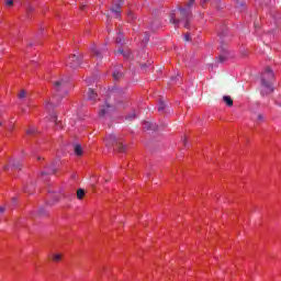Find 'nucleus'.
<instances>
[{
	"mask_svg": "<svg viewBox=\"0 0 281 281\" xmlns=\"http://www.w3.org/2000/svg\"><path fill=\"white\" fill-rule=\"evenodd\" d=\"M196 0H190L188 3H187V8H192V4L195 3Z\"/></svg>",
	"mask_w": 281,
	"mask_h": 281,
	"instance_id": "nucleus-31",
	"label": "nucleus"
},
{
	"mask_svg": "<svg viewBox=\"0 0 281 281\" xmlns=\"http://www.w3.org/2000/svg\"><path fill=\"white\" fill-rule=\"evenodd\" d=\"M50 260L53 262H60V260H63V255L61 254H53L50 256Z\"/></svg>",
	"mask_w": 281,
	"mask_h": 281,
	"instance_id": "nucleus-13",
	"label": "nucleus"
},
{
	"mask_svg": "<svg viewBox=\"0 0 281 281\" xmlns=\"http://www.w3.org/2000/svg\"><path fill=\"white\" fill-rule=\"evenodd\" d=\"M47 171H43L42 175H55L56 173V161L50 162L46 166Z\"/></svg>",
	"mask_w": 281,
	"mask_h": 281,
	"instance_id": "nucleus-8",
	"label": "nucleus"
},
{
	"mask_svg": "<svg viewBox=\"0 0 281 281\" xmlns=\"http://www.w3.org/2000/svg\"><path fill=\"white\" fill-rule=\"evenodd\" d=\"M148 35L145 36L144 43H148Z\"/></svg>",
	"mask_w": 281,
	"mask_h": 281,
	"instance_id": "nucleus-39",
	"label": "nucleus"
},
{
	"mask_svg": "<svg viewBox=\"0 0 281 281\" xmlns=\"http://www.w3.org/2000/svg\"><path fill=\"white\" fill-rule=\"evenodd\" d=\"M106 139H108L106 146H111V144H115L119 153H126V146H124L122 142L117 140V137L115 135L112 134Z\"/></svg>",
	"mask_w": 281,
	"mask_h": 281,
	"instance_id": "nucleus-5",
	"label": "nucleus"
},
{
	"mask_svg": "<svg viewBox=\"0 0 281 281\" xmlns=\"http://www.w3.org/2000/svg\"><path fill=\"white\" fill-rule=\"evenodd\" d=\"M140 67H142V69H146L147 66H146V64H142Z\"/></svg>",
	"mask_w": 281,
	"mask_h": 281,
	"instance_id": "nucleus-41",
	"label": "nucleus"
},
{
	"mask_svg": "<svg viewBox=\"0 0 281 281\" xmlns=\"http://www.w3.org/2000/svg\"><path fill=\"white\" fill-rule=\"evenodd\" d=\"M273 80H276V74H273V69H271V67H266V69L261 74L260 79L261 95H269L270 93H273Z\"/></svg>",
	"mask_w": 281,
	"mask_h": 281,
	"instance_id": "nucleus-1",
	"label": "nucleus"
},
{
	"mask_svg": "<svg viewBox=\"0 0 281 281\" xmlns=\"http://www.w3.org/2000/svg\"><path fill=\"white\" fill-rule=\"evenodd\" d=\"M177 78H171L172 81H175Z\"/></svg>",
	"mask_w": 281,
	"mask_h": 281,
	"instance_id": "nucleus-44",
	"label": "nucleus"
},
{
	"mask_svg": "<svg viewBox=\"0 0 281 281\" xmlns=\"http://www.w3.org/2000/svg\"><path fill=\"white\" fill-rule=\"evenodd\" d=\"M81 64H82V55L80 54H72L67 59V65L71 69H78V67H80Z\"/></svg>",
	"mask_w": 281,
	"mask_h": 281,
	"instance_id": "nucleus-4",
	"label": "nucleus"
},
{
	"mask_svg": "<svg viewBox=\"0 0 281 281\" xmlns=\"http://www.w3.org/2000/svg\"><path fill=\"white\" fill-rule=\"evenodd\" d=\"M116 54H122V56H123L124 58H126V59L131 58V52H128V50H125V52H124V49H119V50L116 52Z\"/></svg>",
	"mask_w": 281,
	"mask_h": 281,
	"instance_id": "nucleus-15",
	"label": "nucleus"
},
{
	"mask_svg": "<svg viewBox=\"0 0 281 281\" xmlns=\"http://www.w3.org/2000/svg\"><path fill=\"white\" fill-rule=\"evenodd\" d=\"M123 3V0H113V5L111 7L110 11L112 12V14H114L115 19H120V14H122Z\"/></svg>",
	"mask_w": 281,
	"mask_h": 281,
	"instance_id": "nucleus-6",
	"label": "nucleus"
},
{
	"mask_svg": "<svg viewBox=\"0 0 281 281\" xmlns=\"http://www.w3.org/2000/svg\"><path fill=\"white\" fill-rule=\"evenodd\" d=\"M183 41L190 42V33L184 34Z\"/></svg>",
	"mask_w": 281,
	"mask_h": 281,
	"instance_id": "nucleus-30",
	"label": "nucleus"
},
{
	"mask_svg": "<svg viewBox=\"0 0 281 281\" xmlns=\"http://www.w3.org/2000/svg\"><path fill=\"white\" fill-rule=\"evenodd\" d=\"M210 1H212V0H202L201 3H200V5H201L202 8H205V5H207V3H210Z\"/></svg>",
	"mask_w": 281,
	"mask_h": 281,
	"instance_id": "nucleus-28",
	"label": "nucleus"
},
{
	"mask_svg": "<svg viewBox=\"0 0 281 281\" xmlns=\"http://www.w3.org/2000/svg\"><path fill=\"white\" fill-rule=\"evenodd\" d=\"M48 120L50 122H54L55 124H58V116H56V113H52L49 116H48Z\"/></svg>",
	"mask_w": 281,
	"mask_h": 281,
	"instance_id": "nucleus-20",
	"label": "nucleus"
},
{
	"mask_svg": "<svg viewBox=\"0 0 281 281\" xmlns=\"http://www.w3.org/2000/svg\"><path fill=\"white\" fill-rule=\"evenodd\" d=\"M91 52L95 58L99 60H102V54H104L105 49L104 48H98V46L92 45L91 46Z\"/></svg>",
	"mask_w": 281,
	"mask_h": 281,
	"instance_id": "nucleus-7",
	"label": "nucleus"
},
{
	"mask_svg": "<svg viewBox=\"0 0 281 281\" xmlns=\"http://www.w3.org/2000/svg\"><path fill=\"white\" fill-rule=\"evenodd\" d=\"M3 212H5V207L0 206V214H3Z\"/></svg>",
	"mask_w": 281,
	"mask_h": 281,
	"instance_id": "nucleus-37",
	"label": "nucleus"
},
{
	"mask_svg": "<svg viewBox=\"0 0 281 281\" xmlns=\"http://www.w3.org/2000/svg\"><path fill=\"white\" fill-rule=\"evenodd\" d=\"M227 60V50H224L217 58V63L223 64Z\"/></svg>",
	"mask_w": 281,
	"mask_h": 281,
	"instance_id": "nucleus-14",
	"label": "nucleus"
},
{
	"mask_svg": "<svg viewBox=\"0 0 281 281\" xmlns=\"http://www.w3.org/2000/svg\"><path fill=\"white\" fill-rule=\"evenodd\" d=\"M75 155H77V157H81V155H82V146L81 145H75Z\"/></svg>",
	"mask_w": 281,
	"mask_h": 281,
	"instance_id": "nucleus-16",
	"label": "nucleus"
},
{
	"mask_svg": "<svg viewBox=\"0 0 281 281\" xmlns=\"http://www.w3.org/2000/svg\"><path fill=\"white\" fill-rule=\"evenodd\" d=\"M182 144L183 146H188V138L186 136L182 138Z\"/></svg>",
	"mask_w": 281,
	"mask_h": 281,
	"instance_id": "nucleus-32",
	"label": "nucleus"
},
{
	"mask_svg": "<svg viewBox=\"0 0 281 281\" xmlns=\"http://www.w3.org/2000/svg\"><path fill=\"white\" fill-rule=\"evenodd\" d=\"M2 125H3V123L0 122V126H2Z\"/></svg>",
	"mask_w": 281,
	"mask_h": 281,
	"instance_id": "nucleus-45",
	"label": "nucleus"
},
{
	"mask_svg": "<svg viewBox=\"0 0 281 281\" xmlns=\"http://www.w3.org/2000/svg\"><path fill=\"white\" fill-rule=\"evenodd\" d=\"M36 10V8L32 4H30L26 9V16H30V14H32V12H34Z\"/></svg>",
	"mask_w": 281,
	"mask_h": 281,
	"instance_id": "nucleus-21",
	"label": "nucleus"
},
{
	"mask_svg": "<svg viewBox=\"0 0 281 281\" xmlns=\"http://www.w3.org/2000/svg\"><path fill=\"white\" fill-rule=\"evenodd\" d=\"M112 76H113L114 80H120L121 78L124 77V74H122L121 71L115 70Z\"/></svg>",
	"mask_w": 281,
	"mask_h": 281,
	"instance_id": "nucleus-18",
	"label": "nucleus"
},
{
	"mask_svg": "<svg viewBox=\"0 0 281 281\" xmlns=\"http://www.w3.org/2000/svg\"><path fill=\"white\" fill-rule=\"evenodd\" d=\"M12 167L15 168V170H21V162L19 160H12Z\"/></svg>",
	"mask_w": 281,
	"mask_h": 281,
	"instance_id": "nucleus-22",
	"label": "nucleus"
},
{
	"mask_svg": "<svg viewBox=\"0 0 281 281\" xmlns=\"http://www.w3.org/2000/svg\"><path fill=\"white\" fill-rule=\"evenodd\" d=\"M5 5H7L8 8H12V7L14 5V0H7V1H5Z\"/></svg>",
	"mask_w": 281,
	"mask_h": 281,
	"instance_id": "nucleus-27",
	"label": "nucleus"
},
{
	"mask_svg": "<svg viewBox=\"0 0 281 281\" xmlns=\"http://www.w3.org/2000/svg\"><path fill=\"white\" fill-rule=\"evenodd\" d=\"M36 133V127H31L26 131V135H34Z\"/></svg>",
	"mask_w": 281,
	"mask_h": 281,
	"instance_id": "nucleus-25",
	"label": "nucleus"
},
{
	"mask_svg": "<svg viewBox=\"0 0 281 281\" xmlns=\"http://www.w3.org/2000/svg\"><path fill=\"white\" fill-rule=\"evenodd\" d=\"M257 120H258V122H265V115L258 114Z\"/></svg>",
	"mask_w": 281,
	"mask_h": 281,
	"instance_id": "nucleus-29",
	"label": "nucleus"
},
{
	"mask_svg": "<svg viewBox=\"0 0 281 281\" xmlns=\"http://www.w3.org/2000/svg\"><path fill=\"white\" fill-rule=\"evenodd\" d=\"M223 102H225L226 106H234V100L229 95H224Z\"/></svg>",
	"mask_w": 281,
	"mask_h": 281,
	"instance_id": "nucleus-11",
	"label": "nucleus"
},
{
	"mask_svg": "<svg viewBox=\"0 0 281 281\" xmlns=\"http://www.w3.org/2000/svg\"><path fill=\"white\" fill-rule=\"evenodd\" d=\"M156 27H157V22H153L151 23V30H156Z\"/></svg>",
	"mask_w": 281,
	"mask_h": 281,
	"instance_id": "nucleus-36",
	"label": "nucleus"
},
{
	"mask_svg": "<svg viewBox=\"0 0 281 281\" xmlns=\"http://www.w3.org/2000/svg\"><path fill=\"white\" fill-rule=\"evenodd\" d=\"M38 216H47V210H45V206L40 207Z\"/></svg>",
	"mask_w": 281,
	"mask_h": 281,
	"instance_id": "nucleus-24",
	"label": "nucleus"
},
{
	"mask_svg": "<svg viewBox=\"0 0 281 281\" xmlns=\"http://www.w3.org/2000/svg\"><path fill=\"white\" fill-rule=\"evenodd\" d=\"M158 111H159V113H164V111H166V103L164 101L159 102Z\"/></svg>",
	"mask_w": 281,
	"mask_h": 281,
	"instance_id": "nucleus-19",
	"label": "nucleus"
},
{
	"mask_svg": "<svg viewBox=\"0 0 281 281\" xmlns=\"http://www.w3.org/2000/svg\"><path fill=\"white\" fill-rule=\"evenodd\" d=\"M265 5H269V4H271V0H263V2H262Z\"/></svg>",
	"mask_w": 281,
	"mask_h": 281,
	"instance_id": "nucleus-35",
	"label": "nucleus"
},
{
	"mask_svg": "<svg viewBox=\"0 0 281 281\" xmlns=\"http://www.w3.org/2000/svg\"><path fill=\"white\" fill-rule=\"evenodd\" d=\"M137 117V114L133 113L132 115L128 116V120H135Z\"/></svg>",
	"mask_w": 281,
	"mask_h": 281,
	"instance_id": "nucleus-34",
	"label": "nucleus"
},
{
	"mask_svg": "<svg viewBox=\"0 0 281 281\" xmlns=\"http://www.w3.org/2000/svg\"><path fill=\"white\" fill-rule=\"evenodd\" d=\"M128 16H130L131 19H133V12H130V13H128Z\"/></svg>",
	"mask_w": 281,
	"mask_h": 281,
	"instance_id": "nucleus-43",
	"label": "nucleus"
},
{
	"mask_svg": "<svg viewBox=\"0 0 281 281\" xmlns=\"http://www.w3.org/2000/svg\"><path fill=\"white\" fill-rule=\"evenodd\" d=\"M98 99V93L93 89H88V100H92V102H95Z\"/></svg>",
	"mask_w": 281,
	"mask_h": 281,
	"instance_id": "nucleus-9",
	"label": "nucleus"
},
{
	"mask_svg": "<svg viewBox=\"0 0 281 281\" xmlns=\"http://www.w3.org/2000/svg\"><path fill=\"white\" fill-rule=\"evenodd\" d=\"M144 128L146 131H157V125L146 121V122H144Z\"/></svg>",
	"mask_w": 281,
	"mask_h": 281,
	"instance_id": "nucleus-10",
	"label": "nucleus"
},
{
	"mask_svg": "<svg viewBox=\"0 0 281 281\" xmlns=\"http://www.w3.org/2000/svg\"><path fill=\"white\" fill-rule=\"evenodd\" d=\"M26 95L27 93L25 92V90H21V92L19 93L20 100H23Z\"/></svg>",
	"mask_w": 281,
	"mask_h": 281,
	"instance_id": "nucleus-26",
	"label": "nucleus"
},
{
	"mask_svg": "<svg viewBox=\"0 0 281 281\" xmlns=\"http://www.w3.org/2000/svg\"><path fill=\"white\" fill-rule=\"evenodd\" d=\"M85 8H87V5H85V4L80 5V10H85Z\"/></svg>",
	"mask_w": 281,
	"mask_h": 281,
	"instance_id": "nucleus-40",
	"label": "nucleus"
},
{
	"mask_svg": "<svg viewBox=\"0 0 281 281\" xmlns=\"http://www.w3.org/2000/svg\"><path fill=\"white\" fill-rule=\"evenodd\" d=\"M179 12H180L179 20H177V18L175 16V13L170 14V23H172L176 27L179 26L180 23H183V27L188 30L190 27V18L192 16V13L183 8H179Z\"/></svg>",
	"mask_w": 281,
	"mask_h": 281,
	"instance_id": "nucleus-3",
	"label": "nucleus"
},
{
	"mask_svg": "<svg viewBox=\"0 0 281 281\" xmlns=\"http://www.w3.org/2000/svg\"><path fill=\"white\" fill-rule=\"evenodd\" d=\"M77 199H79V201H82V199H85V189L77 190Z\"/></svg>",
	"mask_w": 281,
	"mask_h": 281,
	"instance_id": "nucleus-17",
	"label": "nucleus"
},
{
	"mask_svg": "<svg viewBox=\"0 0 281 281\" xmlns=\"http://www.w3.org/2000/svg\"><path fill=\"white\" fill-rule=\"evenodd\" d=\"M109 109H111V104H106L105 106L101 108L99 111L100 117H104Z\"/></svg>",
	"mask_w": 281,
	"mask_h": 281,
	"instance_id": "nucleus-12",
	"label": "nucleus"
},
{
	"mask_svg": "<svg viewBox=\"0 0 281 281\" xmlns=\"http://www.w3.org/2000/svg\"><path fill=\"white\" fill-rule=\"evenodd\" d=\"M116 43H122V38L121 37L116 38Z\"/></svg>",
	"mask_w": 281,
	"mask_h": 281,
	"instance_id": "nucleus-42",
	"label": "nucleus"
},
{
	"mask_svg": "<svg viewBox=\"0 0 281 281\" xmlns=\"http://www.w3.org/2000/svg\"><path fill=\"white\" fill-rule=\"evenodd\" d=\"M58 201H60V199L58 196H55L53 200L47 202V205H49L52 207V205H56V203H58Z\"/></svg>",
	"mask_w": 281,
	"mask_h": 281,
	"instance_id": "nucleus-23",
	"label": "nucleus"
},
{
	"mask_svg": "<svg viewBox=\"0 0 281 281\" xmlns=\"http://www.w3.org/2000/svg\"><path fill=\"white\" fill-rule=\"evenodd\" d=\"M53 89L56 92L54 98H65L69 93V79L68 78H59L52 81Z\"/></svg>",
	"mask_w": 281,
	"mask_h": 281,
	"instance_id": "nucleus-2",
	"label": "nucleus"
},
{
	"mask_svg": "<svg viewBox=\"0 0 281 281\" xmlns=\"http://www.w3.org/2000/svg\"><path fill=\"white\" fill-rule=\"evenodd\" d=\"M243 5H244L243 2L236 0V8H243Z\"/></svg>",
	"mask_w": 281,
	"mask_h": 281,
	"instance_id": "nucleus-33",
	"label": "nucleus"
},
{
	"mask_svg": "<svg viewBox=\"0 0 281 281\" xmlns=\"http://www.w3.org/2000/svg\"><path fill=\"white\" fill-rule=\"evenodd\" d=\"M53 104H54V101H52V102L48 101V102H47V106H52Z\"/></svg>",
	"mask_w": 281,
	"mask_h": 281,
	"instance_id": "nucleus-38",
	"label": "nucleus"
}]
</instances>
